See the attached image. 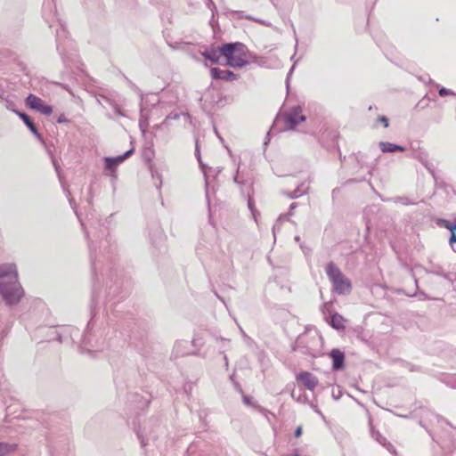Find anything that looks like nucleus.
<instances>
[{"label":"nucleus","instance_id":"obj_1","mask_svg":"<svg viewBox=\"0 0 456 456\" xmlns=\"http://www.w3.org/2000/svg\"><path fill=\"white\" fill-rule=\"evenodd\" d=\"M9 278L10 282L0 283V293L7 305H15L24 295L22 287L19 282V275L15 264L0 265V279Z\"/></svg>","mask_w":456,"mask_h":456},{"label":"nucleus","instance_id":"obj_2","mask_svg":"<svg viewBox=\"0 0 456 456\" xmlns=\"http://www.w3.org/2000/svg\"><path fill=\"white\" fill-rule=\"evenodd\" d=\"M220 52L225 58L226 65L232 69H242L248 63V50L242 43L224 44L220 46Z\"/></svg>","mask_w":456,"mask_h":456},{"label":"nucleus","instance_id":"obj_3","mask_svg":"<svg viewBox=\"0 0 456 456\" xmlns=\"http://www.w3.org/2000/svg\"><path fill=\"white\" fill-rule=\"evenodd\" d=\"M326 273L333 285L335 292L338 294H347L352 290V283L350 280L341 273V270L338 269L335 264L330 263L326 266Z\"/></svg>","mask_w":456,"mask_h":456},{"label":"nucleus","instance_id":"obj_4","mask_svg":"<svg viewBox=\"0 0 456 456\" xmlns=\"http://www.w3.org/2000/svg\"><path fill=\"white\" fill-rule=\"evenodd\" d=\"M305 118L302 113L300 107H293L292 110L284 112L279 117V120L284 125L286 129H294L300 122L305 121Z\"/></svg>","mask_w":456,"mask_h":456},{"label":"nucleus","instance_id":"obj_5","mask_svg":"<svg viewBox=\"0 0 456 456\" xmlns=\"http://www.w3.org/2000/svg\"><path fill=\"white\" fill-rule=\"evenodd\" d=\"M26 105L31 110L39 111L45 115H51L53 112V106L46 104L40 97L29 94L26 98Z\"/></svg>","mask_w":456,"mask_h":456},{"label":"nucleus","instance_id":"obj_6","mask_svg":"<svg viewBox=\"0 0 456 456\" xmlns=\"http://www.w3.org/2000/svg\"><path fill=\"white\" fill-rule=\"evenodd\" d=\"M210 76L214 79H220V81L224 82H232L236 81L240 77L239 75L234 74L232 70L229 69H221L219 68H212L210 69Z\"/></svg>","mask_w":456,"mask_h":456},{"label":"nucleus","instance_id":"obj_7","mask_svg":"<svg viewBox=\"0 0 456 456\" xmlns=\"http://www.w3.org/2000/svg\"><path fill=\"white\" fill-rule=\"evenodd\" d=\"M297 380L305 388L314 390L318 386V378L310 372H301L297 376Z\"/></svg>","mask_w":456,"mask_h":456},{"label":"nucleus","instance_id":"obj_8","mask_svg":"<svg viewBox=\"0 0 456 456\" xmlns=\"http://www.w3.org/2000/svg\"><path fill=\"white\" fill-rule=\"evenodd\" d=\"M330 357L333 361L332 368L334 370H340L344 367L345 362V354L340 351L338 348H334L330 350L329 354Z\"/></svg>","mask_w":456,"mask_h":456},{"label":"nucleus","instance_id":"obj_9","mask_svg":"<svg viewBox=\"0 0 456 456\" xmlns=\"http://www.w3.org/2000/svg\"><path fill=\"white\" fill-rule=\"evenodd\" d=\"M14 112L16 113V115L18 117L20 118V119L24 122V124L26 126H28V127L29 128V130L32 132L33 134H35V136L37 138H41V134H39L38 130H37V126L35 125V123L30 119V118L27 115V113H24V112H21V111H19V110H14Z\"/></svg>","mask_w":456,"mask_h":456},{"label":"nucleus","instance_id":"obj_10","mask_svg":"<svg viewBox=\"0 0 456 456\" xmlns=\"http://www.w3.org/2000/svg\"><path fill=\"white\" fill-rule=\"evenodd\" d=\"M202 56L207 59V60H209V61L211 63H218L220 61V59H221V47H219L218 49H208V50H206L204 52H202Z\"/></svg>","mask_w":456,"mask_h":456},{"label":"nucleus","instance_id":"obj_11","mask_svg":"<svg viewBox=\"0 0 456 456\" xmlns=\"http://www.w3.org/2000/svg\"><path fill=\"white\" fill-rule=\"evenodd\" d=\"M379 147L383 152L405 151V148L400 145L390 143V142H380Z\"/></svg>","mask_w":456,"mask_h":456},{"label":"nucleus","instance_id":"obj_12","mask_svg":"<svg viewBox=\"0 0 456 456\" xmlns=\"http://www.w3.org/2000/svg\"><path fill=\"white\" fill-rule=\"evenodd\" d=\"M346 320L340 314L335 313L330 317V325L337 330H344Z\"/></svg>","mask_w":456,"mask_h":456},{"label":"nucleus","instance_id":"obj_13","mask_svg":"<svg viewBox=\"0 0 456 456\" xmlns=\"http://www.w3.org/2000/svg\"><path fill=\"white\" fill-rule=\"evenodd\" d=\"M128 154H130V152H127L125 155L118 157V159H106V167L109 169H113L115 167H117L118 163L124 161Z\"/></svg>","mask_w":456,"mask_h":456},{"label":"nucleus","instance_id":"obj_14","mask_svg":"<svg viewBox=\"0 0 456 456\" xmlns=\"http://www.w3.org/2000/svg\"><path fill=\"white\" fill-rule=\"evenodd\" d=\"M15 444L0 443V456H5V454L15 451Z\"/></svg>","mask_w":456,"mask_h":456},{"label":"nucleus","instance_id":"obj_15","mask_svg":"<svg viewBox=\"0 0 456 456\" xmlns=\"http://www.w3.org/2000/svg\"><path fill=\"white\" fill-rule=\"evenodd\" d=\"M378 120L382 122L385 127H387L389 126L388 118L384 116L379 117Z\"/></svg>","mask_w":456,"mask_h":456},{"label":"nucleus","instance_id":"obj_16","mask_svg":"<svg viewBox=\"0 0 456 456\" xmlns=\"http://www.w3.org/2000/svg\"><path fill=\"white\" fill-rule=\"evenodd\" d=\"M302 433H303L302 426H298L297 428V429L295 430L294 436L296 437H300L302 436Z\"/></svg>","mask_w":456,"mask_h":456},{"label":"nucleus","instance_id":"obj_17","mask_svg":"<svg viewBox=\"0 0 456 456\" xmlns=\"http://www.w3.org/2000/svg\"><path fill=\"white\" fill-rule=\"evenodd\" d=\"M446 228L452 232L456 231V223L454 224H446Z\"/></svg>","mask_w":456,"mask_h":456},{"label":"nucleus","instance_id":"obj_18","mask_svg":"<svg viewBox=\"0 0 456 456\" xmlns=\"http://www.w3.org/2000/svg\"><path fill=\"white\" fill-rule=\"evenodd\" d=\"M456 242V235L455 234H452L450 238H449V243H455Z\"/></svg>","mask_w":456,"mask_h":456},{"label":"nucleus","instance_id":"obj_19","mask_svg":"<svg viewBox=\"0 0 456 456\" xmlns=\"http://www.w3.org/2000/svg\"><path fill=\"white\" fill-rule=\"evenodd\" d=\"M439 94L441 96H445V95H447L448 92L446 89L444 88L439 91Z\"/></svg>","mask_w":456,"mask_h":456},{"label":"nucleus","instance_id":"obj_20","mask_svg":"<svg viewBox=\"0 0 456 456\" xmlns=\"http://www.w3.org/2000/svg\"><path fill=\"white\" fill-rule=\"evenodd\" d=\"M58 122H63V121H66V118L63 117V116H61L58 119H57Z\"/></svg>","mask_w":456,"mask_h":456},{"label":"nucleus","instance_id":"obj_21","mask_svg":"<svg viewBox=\"0 0 456 456\" xmlns=\"http://www.w3.org/2000/svg\"><path fill=\"white\" fill-rule=\"evenodd\" d=\"M292 456H300V455L297 452H296Z\"/></svg>","mask_w":456,"mask_h":456}]
</instances>
